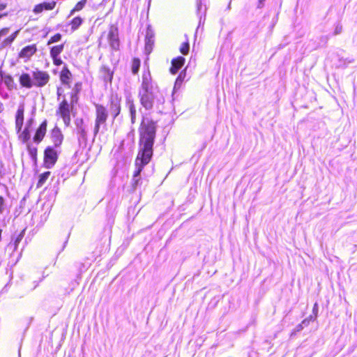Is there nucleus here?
I'll list each match as a JSON object with an SVG mask.
<instances>
[{"mask_svg":"<svg viewBox=\"0 0 357 357\" xmlns=\"http://www.w3.org/2000/svg\"><path fill=\"white\" fill-rule=\"evenodd\" d=\"M86 3H87V0H81V1H78L75 5L73 8L70 10V15H73L76 12L81 11L85 7Z\"/></svg>","mask_w":357,"mask_h":357,"instance_id":"obj_19","label":"nucleus"},{"mask_svg":"<svg viewBox=\"0 0 357 357\" xmlns=\"http://www.w3.org/2000/svg\"><path fill=\"white\" fill-rule=\"evenodd\" d=\"M59 112L61 116L70 114V107L68 101L64 99L59 105Z\"/></svg>","mask_w":357,"mask_h":357,"instance_id":"obj_15","label":"nucleus"},{"mask_svg":"<svg viewBox=\"0 0 357 357\" xmlns=\"http://www.w3.org/2000/svg\"><path fill=\"white\" fill-rule=\"evenodd\" d=\"M95 106V124L93 128V135L96 136L101 127L106 129L107 120L109 114L114 121L121 113V100L117 96H112L109 99V109L101 104L96 103Z\"/></svg>","mask_w":357,"mask_h":357,"instance_id":"obj_3","label":"nucleus"},{"mask_svg":"<svg viewBox=\"0 0 357 357\" xmlns=\"http://www.w3.org/2000/svg\"><path fill=\"white\" fill-rule=\"evenodd\" d=\"M182 84H183V82L176 79L175 83H174V86L173 89V91H172V95L173 102L178 98V94H177V91L181 87Z\"/></svg>","mask_w":357,"mask_h":357,"instance_id":"obj_21","label":"nucleus"},{"mask_svg":"<svg viewBox=\"0 0 357 357\" xmlns=\"http://www.w3.org/2000/svg\"><path fill=\"white\" fill-rule=\"evenodd\" d=\"M56 2L54 1L43 2L36 4L33 9V12L35 14H39L43 13L44 10H52L55 8Z\"/></svg>","mask_w":357,"mask_h":357,"instance_id":"obj_11","label":"nucleus"},{"mask_svg":"<svg viewBox=\"0 0 357 357\" xmlns=\"http://www.w3.org/2000/svg\"><path fill=\"white\" fill-rule=\"evenodd\" d=\"M184 57L179 56L172 60V67H182L185 64Z\"/></svg>","mask_w":357,"mask_h":357,"instance_id":"obj_22","label":"nucleus"},{"mask_svg":"<svg viewBox=\"0 0 357 357\" xmlns=\"http://www.w3.org/2000/svg\"><path fill=\"white\" fill-rule=\"evenodd\" d=\"M4 199L3 197L0 196V213H3L4 211Z\"/></svg>","mask_w":357,"mask_h":357,"instance_id":"obj_34","label":"nucleus"},{"mask_svg":"<svg viewBox=\"0 0 357 357\" xmlns=\"http://www.w3.org/2000/svg\"><path fill=\"white\" fill-rule=\"evenodd\" d=\"M31 137L29 128H25L20 135V138L23 142H27Z\"/></svg>","mask_w":357,"mask_h":357,"instance_id":"obj_27","label":"nucleus"},{"mask_svg":"<svg viewBox=\"0 0 357 357\" xmlns=\"http://www.w3.org/2000/svg\"><path fill=\"white\" fill-rule=\"evenodd\" d=\"M199 158V154L198 155L197 154H195L192 157L191 160L192 161H195V162H197L198 161Z\"/></svg>","mask_w":357,"mask_h":357,"instance_id":"obj_38","label":"nucleus"},{"mask_svg":"<svg viewBox=\"0 0 357 357\" xmlns=\"http://www.w3.org/2000/svg\"><path fill=\"white\" fill-rule=\"evenodd\" d=\"M8 6V0H0V19L8 15V13L6 11Z\"/></svg>","mask_w":357,"mask_h":357,"instance_id":"obj_20","label":"nucleus"},{"mask_svg":"<svg viewBox=\"0 0 357 357\" xmlns=\"http://www.w3.org/2000/svg\"><path fill=\"white\" fill-rule=\"evenodd\" d=\"M186 70H187V68H183V70L179 73L176 79L180 80L181 82H183V81L186 77Z\"/></svg>","mask_w":357,"mask_h":357,"instance_id":"obj_29","label":"nucleus"},{"mask_svg":"<svg viewBox=\"0 0 357 357\" xmlns=\"http://www.w3.org/2000/svg\"><path fill=\"white\" fill-rule=\"evenodd\" d=\"M50 174H51L50 172H45L40 175L39 179H38V181L37 183L38 188L41 187L45 183V181L50 176Z\"/></svg>","mask_w":357,"mask_h":357,"instance_id":"obj_25","label":"nucleus"},{"mask_svg":"<svg viewBox=\"0 0 357 357\" xmlns=\"http://www.w3.org/2000/svg\"><path fill=\"white\" fill-rule=\"evenodd\" d=\"M37 50L36 44L26 45L18 53V58L27 61L36 53Z\"/></svg>","mask_w":357,"mask_h":357,"instance_id":"obj_9","label":"nucleus"},{"mask_svg":"<svg viewBox=\"0 0 357 357\" xmlns=\"http://www.w3.org/2000/svg\"><path fill=\"white\" fill-rule=\"evenodd\" d=\"M180 68H169L170 72L172 75H176Z\"/></svg>","mask_w":357,"mask_h":357,"instance_id":"obj_39","label":"nucleus"},{"mask_svg":"<svg viewBox=\"0 0 357 357\" xmlns=\"http://www.w3.org/2000/svg\"><path fill=\"white\" fill-rule=\"evenodd\" d=\"M51 138L55 147H59L61 144L63 136L58 127L52 130Z\"/></svg>","mask_w":357,"mask_h":357,"instance_id":"obj_13","label":"nucleus"},{"mask_svg":"<svg viewBox=\"0 0 357 357\" xmlns=\"http://www.w3.org/2000/svg\"><path fill=\"white\" fill-rule=\"evenodd\" d=\"M139 151L135 160L136 171L133 174L132 186L137 187L139 185L141 178L140 173L143 167L147 165L153 152L156 132V122L147 117H143L139 128Z\"/></svg>","mask_w":357,"mask_h":357,"instance_id":"obj_1","label":"nucleus"},{"mask_svg":"<svg viewBox=\"0 0 357 357\" xmlns=\"http://www.w3.org/2000/svg\"><path fill=\"white\" fill-rule=\"evenodd\" d=\"M127 105L129 108V111H130V114L131 123L133 124L135 123V119H136L135 105L134 104L133 100L131 98L127 99Z\"/></svg>","mask_w":357,"mask_h":357,"instance_id":"obj_16","label":"nucleus"},{"mask_svg":"<svg viewBox=\"0 0 357 357\" xmlns=\"http://www.w3.org/2000/svg\"><path fill=\"white\" fill-rule=\"evenodd\" d=\"M265 0H259V7H261Z\"/></svg>","mask_w":357,"mask_h":357,"instance_id":"obj_41","label":"nucleus"},{"mask_svg":"<svg viewBox=\"0 0 357 357\" xmlns=\"http://www.w3.org/2000/svg\"><path fill=\"white\" fill-rule=\"evenodd\" d=\"M8 79L9 80H11V79H12L10 76H8Z\"/></svg>","mask_w":357,"mask_h":357,"instance_id":"obj_45","label":"nucleus"},{"mask_svg":"<svg viewBox=\"0 0 357 357\" xmlns=\"http://www.w3.org/2000/svg\"><path fill=\"white\" fill-rule=\"evenodd\" d=\"M298 328H298V330L301 329V328H302V327H301V325H299V326H298Z\"/></svg>","mask_w":357,"mask_h":357,"instance_id":"obj_46","label":"nucleus"},{"mask_svg":"<svg viewBox=\"0 0 357 357\" xmlns=\"http://www.w3.org/2000/svg\"><path fill=\"white\" fill-rule=\"evenodd\" d=\"M72 77V74L70 72L68 68H63L62 71L61 72L60 75V79L63 84L67 85L69 88L70 86V81Z\"/></svg>","mask_w":357,"mask_h":357,"instance_id":"obj_14","label":"nucleus"},{"mask_svg":"<svg viewBox=\"0 0 357 357\" xmlns=\"http://www.w3.org/2000/svg\"><path fill=\"white\" fill-rule=\"evenodd\" d=\"M317 311V304L315 303L313 307V312H315Z\"/></svg>","mask_w":357,"mask_h":357,"instance_id":"obj_42","label":"nucleus"},{"mask_svg":"<svg viewBox=\"0 0 357 357\" xmlns=\"http://www.w3.org/2000/svg\"><path fill=\"white\" fill-rule=\"evenodd\" d=\"M103 70H104V73H107L108 74L109 79V81H111V79L112 78L113 71L110 72L109 68H104Z\"/></svg>","mask_w":357,"mask_h":357,"instance_id":"obj_35","label":"nucleus"},{"mask_svg":"<svg viewBox=\"0 0 357 357\" xmlns=\"http://www.w3.org/2000/svg\"><path fill=\"white\" fill-rule=\"evenodd\" d=\"M82 23L83 19L81 17L77 16L73 17L69 22L71 31H76L82 25Z\"/></svg>","mask_w":357,"mask_h":357,"instance_id":"obj_17","label":"nucleus"},{"mask_svg":"<svg viewBox=\"0 0 357 357\" xmlns=\"http://www.w3.org/2000/svg\"><path fill=\"white\" fill-rule=\"evenodd\" d=\"M63 49L64 44L54 45L50 49V56L53 60V63L56 66H61L63 63L62 60L59 57V54L62 52Z\"/></svg>","mask_w":357,"mask_h":357,"instance_id":"obj_8","label":"nucleus"},{"mask_svg":"<svg viewBox=\"0 0 357 357\" xmlns=\"http://www.w3.org/2000/svg\"><path fill=\"white\" fill-rule=\"evenodd\" d=\"M47 120L43 121L40 126L36 130V134L33 137V141L36 143H40L46 134L47 130Z\"/></svg>","mask_w":357,"mask_h":357,"instance_id":"obj_12","label":"nucleus"},{"mask_svg":"<svg viewBox=\"0 0 357 357\" xmlns=\"http://www.w3.org/2000/svg\"><path fill=\"white\" fill-rule=\"evenodd\" d=\"M154 37L155 33L151 29V26H148L145 36V45L144 51L147 56H149L153 51L154 47Z\"/></svg>","mask_w":357,"mask_h":357,"instance_id":"obj_7","label":"nucleus"},{"mask_svg":"<svg viewBox=\"0 0 357 357\" xmlns=\"http://www.w3.org/2000/svg\"><path fill=\"white\" fill-rule=\"evenodd\" d=\"M57 94L59 96H60L61 95V88H58L57 89Z\"/></svg>","mask_w":357,"mask_h":357,"instance_id":"obj_43","label":"nucleus"},{"mask_svg":"<svg viewBox=\"0 0 357 357\" xmlns=\"http://www.w3.org/2000/svg\"><path fill=\"white\" fill-rule=\"evenodd\" d=\"M23 123L21 122L20 124H18V122H15V128L17 132H20L22 128Z\"/></svg>","mask_w":357,"mask_h":357,"instance_id":"obj_37","label":"nucleus"},{"mask_svg":"<svg viewBox=\"0 0 357 357\" xmlns=\"http://www.w3.org/2000/svg\"><path fill=\"white\" fill-rule=\"evenodd\" d=\"M50 80V75L47 73L38 70L32 73V75L27 73L22 74L20 77V82L22 86L26 88H31L32 86L43 87Z\"/></svg>","mask_w":357,"mask_h":357,"instance_id":"obj_4","label":"nucleus"},{"mask_svg":"<svg viewBox=\"0 0 357 357\" xmlns=\"http://www.w3.org/2000/svg\"><path fill=\"white\" fill-rule=\"evenodd\" d=\"M62 38V35L59 33H56L54 35L52 36L49 40H47V44L49 45L52 43H55L59 42Z\"/></svg>","mask_w":357,"mask_h":357,"instance_id":"obj_28","label":"nucleus"},{"mask_svg":"<svg viewBox=\"0 0 357 357\" xmlns=\"http://www.w3.org/2000/svg\"><path fill=\"white\" fill-rule=\"evenodd\" d=\"M3 109V104L0 102V112H1Z\"/></svg>","mask_w":357,"mask_h":357,"instance_id":"obj_44","label":"nucleus"},{"mask_svg":"<svg viewBox=\"0 0 357 357\" xmlns=\"http://www.w3.org/2000/svg\"><path fill=\"white\" fill-rule=\"evenodd\" d=\"M63 119V123L66 126H68L70 123V114L61 116Z\"/></svg>","mask_w":357,"mask_h":357,"instance_id":"obj_30","label":"nucleus"},{"mask_svg":"<svg viewBox=\"0 0 357 357\" xmlns=\"http://www.w3.org/2000/svg\"><path fill=\"white\" fill-rule=\"evenodd\" d=\"M77 134L79 142L86 143L87 141L86 126L84 125L83 119L77 118L75 121Z\"/></svg>","mask_w":357,"mask_h":357,"instance_id":"obj_6","label":"nucleus"},{"mask_svg":"<svg viewBox=\"0 0 357 357\" xmlns=\"http://www.w3.org/2000/svg\"><path fill=\"white\" fill-rule=\"evenodd\" d=\"M139 68H132V73L134 75H137L139 72Z\"/></svg>","mask_w":357,"mask_h":357,"instance_id":"obj_40","label":"nucleus"},{"mask_svg":"<svg viewBox=\"0 0 357 357\" xmlns=\"http://www.w3.org/2000/svg\"><path fill=\"white\" fill-rule=\"evenodd\" d=\"M33 122H34V119L33 118H31L30 119H29L27 121L25 128H30L32 126Z\"/></svg>","mask_w":357,"mask_h":357,"instance_id":"obj_36","label":"nucleus"},{"mask_svg":"<svg viewBox=\"0 0 357 357\" xmlns=\"http://www.w3.org/2000/svg\"><path fill=\"white\" fill-rule=\"evenodd\" d=\"M77 100H78L77 93L72 92L71 96H70L71 105L76 103L77 102Z\"/></svg>","mask_w":357,"mask_h":357,"instance_id":"obj_32","label":"nucleus"},{"mask_svg":"<svg viewBox=\"0 0 357 357\" xmlns=\"http://www.w3.org/2000/svg\"><path fill=\"white\" fill-rule=\"evenodd\" d=\"M19 32H20V30L18 29V30L14 31L13 33H12L7 38H6L2 41V45H1L2 47H6V46L10 45L13 43V41L15 40V38L17 36V34L19 33Z\"/></svg>","mask_w":357,"mask_h":357,"instance_id":"obj_18","label":"nucleus"},{"mask_svg":"<svg viewBox=\"0 0 357 357\" xmlns=\"http://www.w3.org/2000/svg\"><path fill=\"white\" fill-rule=\"evenodd\" d=\"M119 33L118 28L112 25L109 28V31L108 33V40L110 45L114 49H118L119 47Z\"/></svg>","mask_w":357,"mask_h":357,"instance_id":"obj_10","label":"nucleus"},{"mask_svg":"<svg viewBox=\"0 0 357 357\" xmlns=\"http://www.w3.org/2000/svg\"><path fill=\"white\" fill-rule=\"evenodd\" d=\"M27 151L32 160L34 162L37 160V148L32 146L30 144L27 145Z\"/></svg>","mask_w":357,"mask_h":357,"instance_id":"obj_24","label":"nucleus"},{"mask_svg":"<svg viewBox=\"0 0 357 357\" xmlns=\"http://www.w3.org/2000/svg\"><path fill=\"white\" fill-rule=\"evenodd\" d=\"M58 160L57 151L52 146H47L44 151V165L47 169L53 167Z\"/></svg>","mask_w":357,"mask_h":357,"instance_id":"obj_5","label":"nucleus"},{"mask_svg":"<svg viewBox=\"0 0 357 357\" xmlns=\"http://www.w3.org/2000/svg\"><path fill=\"white\" fill-rule=\"evenodd\" d=\"M141 61L138 58H134L132 60V67H140Z\"/></svg>","mask_w":357,"mask_h":357,"instance_id":"obj_33","label":"nucleus"},{"mask_svg":"<svg viewBox=\"0 0 357 357\" xmlns=\"http://www.w3.org/2000/svg\"><path fill=\"white\" fill-rule=\"evenodd\" d=\"M190 50V43L188 40H186L183 43H181L179 51L183 55H187Z\"/></svg>","mask_w":357,"mask_h":357,"instance_id":"obj_26","label":"nucleus"},{"mask_svg":"<svg viewBox=\"0 0 357 357\" xmlns=\"http://www.w3.org/2000/svg\"><path fill=\"white\" fill-rule=\"evenodd\" d=\"M142 79L138 91L141 105L148 111L154 109L158 113H167L164 106L165 98L158 87L153 84L149 68L144 70Z\"/></svg>","mask_w":357,"mask_h":357,"instance_id":"obj_2","label":"nucleus"},{"mask_svg":"<svg viewBox=\"0 0 357 357\" xmlns=\"http://www.w3.org/2000/svg\"><path fill=\"white\" fill-rule=\"evenodd\" d=\"M15 122L20 124L21 122L24 123V106L21 105L18 107L15 116Z\"/></svg>","mask_w":357,"mask_h":357,"instance_id":"obj_23","label":"nucleus"},{"mask_svg":"<svg viewBox=\"0 0 357 357\" xmlns=\"http://www.w3.org/2000/svg\"><path fill=\"white\" fill-rule=\"evenodd\" d=\"M82 89V84L79 82H77L75 84L74 88L73 89V92L78 93Z\"/></svg>","mask_w":357,"mask_h":357,"instance_id":"obj_31","label":"nucleus"}]
</instances>
